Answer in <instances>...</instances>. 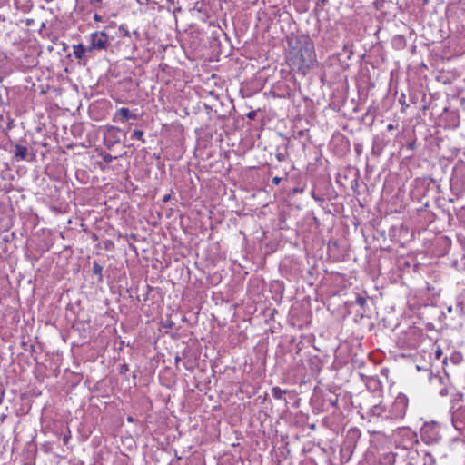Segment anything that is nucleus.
Masks as SVG:
<instances>
[{"label":"nucleus","instance_id":"1","mask_svg":"<svg viewBox=\"0 0 465 465\" xmlns=\"http://www.w3.org/2000/svg\"><path fill=\"white\" fill-rule=\"evenodd\" d=\"M290 46L289 65L292 71L305 76L317 63L313 41L308 35H300L290 43Z\"/></svg>","mask_w":465,"mask_h":465},{"label":"nucleus","instance_id":"2","mask_svg":"<svg viewBox=\"0 0 465 465\" xmlns=\"http://www.w3.org/2000/svg\"><path fill=\"white\" fill-rule=\"evenodd\" d=\"M384 327L391 329L397 338L398 345L405 349H414L424 338L422 329L416 325V322H399L391 326V322H384Z\"/></svg>","mask_w":465,"mask_h":465},{"label":"nucleus","instance_id":"3","mask_svg":"<svg viewBox=\"0 0 465 465\" xmlns=\"http://www.w3.org/2000/svg\"><path fill=\"white\" fill-rule=\"evenodd\" d=\"M393 440L396 449L408 451L407 457L411 460H414L418 456L415 447L419 444V437L409 427L398 428L393 433Z\"/></svg>","mask_w":465,"mask_h":465},{"label":"nucleus","instance_id":"4","mask_svg":"<svg viewBox=\"0 0 465 465\" xmlns=\"http://www.w3.org/2000/svg\"><path fill=\"white\" fill-rule=\"evenodd\" d=\"M450 191L456 196L465 192V162L459 161L453 167L450 180Z\"/></svg>","mask_w":465,"mask_h":465},{"label":"nucleus","instance_id":"5","mask_svg":"<svg viewBox=\"0 0 465 465\" xmlns=\"http://www.w3.org/2000/svg\"><path fill=\"white\" fill-rule=\"evenodd\" d=\"M420 439L428 445L436 444L441 440V427L436 421L425 422L420 429Z\"/></svg>","mask_w":465,"mask_h":465},{"label":"nucleus","instance_id":"6","mask_svg":"<svg viewBox=\"0 0 465 465\" xmlns=\"http://www.w3.org/2000/svg\"><path fill=\"white\" fill-rule=\"evenodd\" d=\"M408 405V397L403 393L398 394L390 409H388V417L390 420L403 419L406 415Z\"/></svg>","mask_w":465,"mask_h":465},{"label":"nucleus","instance_id":"7","mask_svg":"<svg viewBox=\"0 0 465 465\" xmlns=\"http://www.w3.org/2000/svg\"><path fill=\"white\" fill-rule=\"evenodd\" d=\"M109 45L107 35L104 32L96 31L88 37L87 50L95 54L96 52L105 51Z\"/></svg>","mask_w":465,"mask_h":465},{"label":"nucleus","instance_id":"8","mask_svg":"<svg viewBox=\"0 0 465 465\" xmlns=\"http://www.w3.org/2000/svg\"><path fill=\"white\" fill-rule=\"evenodd\" d=\"M122 131L119 127L111 125L104 131V144L111 149L121 141Z\"/></svg>","mask_w":465,"mask_h":465},{"label":"nucleus","instance_id":"9","mask_svg":"<svg viewBox=\"0 0 465 465\" xmlns=\"http://www.w3.org/2000/svg\"><path fill=\"white\" fill-rule=\"evenodd\" d=\"M451 422L459 431L465 430V406L458 408L451 416Z\"/></svg>","mask_w":465,"mask_h":465},{"label":"nucleus","instance_id":"10","mask_svg":"<svg viewBox=\"0 0 465 465\" xmlns=\"http://www.w3.org/2000/svg\"><path fill=\"white\" fill-rule=\"evenodd\" d=\"M137 114L132 113L127 107H121L116 111L113 117L114 122L124 123L128 120H136Z\"/></svg>","mask_w":465,"mask_h":465},{"label":"nucleus","instance_id":"11","mask_svg":"<svg viewBox=\"0 0 465 465\" xmlns=\"http://www.w3.org/2000/svg\"><path fill=\"white\" fill-rule=\"evenodd\" d=\"M371 418H381L382 420H390L388 417V410L385 405L379 403L373 405L368 411Z\"/></svg>","mask_w":465,"mask_h":465},{"label":"nucleus","instance_id":"12","mask_svg":"<svg viewBox=\"0 0 465 465\" xmlns=\"http://www.w3.org/2000/svg\"><path fill=\"white\" fill-rule=\"evenodd\" d=\"M73 53L76 59L83 61L84 64L90 58L89 54H92L91 51L87 50V46H84L83 44L74 45Z\"/></svg>","mask_w":465,"mask_h":465},{"label":"nucleus","instance_id":"13","mask_svg":"<svg viewBox=\"0 0 465 465\" xmlns=\"http://www.w3.org/2000/svg\"><path fill=\"white\" fill-rule=\"evenodd\" d=\"M28 154V150L25 146L21 144L15 145L14 155L17 161L25 160Z\"/></svg>","mask_w":465,"mask_h":465},{"label":"nucleus","instance_id":"14","mask_svg":"<svg viewBox=\"0 0 465 465\" xmlns=\"http://www.w3.org/2000/svg\"><path fill=\"white\" fill-rule=\"evenodd\" d=\"M449 361L453 365L457 366V365L460 364L463 361V355L460 351H453L450 354V356L449 358ZM447 362H448V358H444L443 361H442L443 365H447Z\"/></svg>","mask_w":465,"mask_h":465},{"label":"nucleus","instance_id":"15","mask_svg":"<svg viewBox=\"0 0 465 465\" xmlns=\"http://www.w3.org/2000/svg\"><path fill=\"white\" fill-rule=\"evenodd\" d=\"M453 311L452 306L448 307V312L450 313ZM455 317H461L464 314V306L460 302H457L454 308Z\"/></svg>","mask_w":465,"mask_h":465},{"label":"nucleus","instance_id":"16","mask_svg":"<svg viewBox=\"0 0 465 465\" xmlns=\"http://www.w3.org/2000/svg\"><path fill=\"white\" fill-rule=\"evenodd\" d=\"M382 149H383V146L382 144L381 143V142L379 141L378 138H375L373 140V144H372V150H371V153L377 156H379L381 152H382Z\"/></svg>","mask_w":465,"mask_h":465},{"label":"nucleus","instance_id":"17","mask_svg":"<svg viewBox=\"0 0 465 465\" xmlns=\"http://www.w3.org/2000/svg\"><path fill=\"white\" fill-rule=\"evenodd\" d=\"M287 393V390H282L281 388L275 386L272 388V394L273 398L277 400L282 399L283 395Z\"/></svg>","mask_w":465,"mask_h":465},{"label":"nucleus","instance_id":"18","mask_svg":"<svg viewBox=\"0 0 465 465\" xmlns=\"http://www.w3.org/2000/svg\"><path fill=\"white\" fill-rule=\"evenodd\" d=\"M131 139H136V140L141 141L143 143H144L145 139L143 138V131L134 130L131 135Z\"/></svg>","mask_w":465,"mask_h":465},{"label":"nucleus","instance_id":"19","mask_svg":"<svg viewBox=\"0 0 465 465\" xmlns=\"http://www.w3.org/2000/svg\"><path fill=\"white\" fill-rule=\"evenodd\" d=\"M307 134H308V130L307 129H302V130H298V131H293L292 138L294 140H299V139H302V137L306 136Z\"/></svg>","mask_w":465,"mask_h":465},{"label":"nucleus","instance_id":"20","mask_svg":"<svg viewBox=\"0 0 465 465\" xmlns=\"http://www.w3.org/2000/svg\"><path fill=\"white\" fill-rule=\"evenodd\" d=\"M102 272H103V267L98 264L97 262H94L93 264V267H92V272L94 275H98L100 277V279L102 278Z\"/></svg>","mask_w":465,"mask_h":465},{"label":"nucleus","instance_id":"21","mask_svg":"<svg viewBox=\"0 0 465 465\" xmlns=\"http://www.w3.org/2000/svg\"><path fill=\"white\" fill-rule=\"evenodd\" d=\"M325 402L329 403L332 407L337 408L338 407V396L326 398Z\"/></svg>","mask_w":465,"mask_h":465},{"label":"nucleus","instance_id":"22","mask_svg":"<svg viewBox=\"0 0 465 465\" xmlns=\"http://www.w3.org/2000/svg\"><path fill=\"white\" fill-rule=\"evenodd\" d=\"M406 148L410 151H414L416 149V140H411L406 143Z\"/></svg>","mask_w":465,"mask_h":465},{"label":"nucleus","instance_id":"23","mask_svg":"<svg viewBox=\"0 0 465 465\" xmlns=\"http://www.w3.org/2000/svg\"><path fill=\"white\" fill-rule=\"evenodd\" d=\"M116 157L111 155L110 153H105L103 155V160L104 163H112Z\"/></svg>","mask_w":465,"mask_h":465},{"label":"nucleus","instance_id":"24","mask_svg":"<svg viewBox=\"0 0 465 465\" xmlns=\"http://www.w3.org/2000/svg\"><path fill=\"white\" fill-rule=\"evenodd\" d=\"M128 370H129L128 365L126 363H124L120 366L119 372H120V374L124 375V374H126Z\"/></svg>","mask_w":465,"mask_h":465},{"label":"nucleus","instance_id":"25","mask_svg":"<svg viewBox=\"0 0 465 465\" xmlns=\"http://www.w3.org/2000/svg\"><path fill=\"white\" fill-rule=\"evenodd\" d=\"M441 356H442V350L440 347H438L435 351V358L437 360H440Z\"/></svg>","mask_w":465,"mask_h":465},{"label":"nucleus","instance_id":"26","mask_svg":"<svg viewBox=\"0 0 465 465\" xmlns=\"http://www.w3.org/2000/svg\"><path fill=\"white\" fill-rule=\"evenodd\" d=\"M276 159L279 161V162H282L285 160V155L282 153H276Z\"/></svg>","mask_w":465,"mask_h":465},{"label":"nucleus","instance_id":"27","mask_svg":"<svg viewBox=\"0 0 465 465\" xmlns=\"http://www.w3.org/2000/svg\"><path fill=\"white\" fill-rule=\"evenodd\" d=\"M281 181H282V178H280V177H277V176H276V177H273V178H272V183H273L274 185H278V184L281 183Z\"/></svg>","mask_w":465,"mask_h":465},{"label":"nucleus","instance_id":"28","mask_svg":"<svg viewBox=\"0 0 465 465\" xmlns=\"http://www.w3.org/2000/svg\"><path fill=\"white\" fill-rule=\"evenodd\" d=\"M357 303H359L360 305H363L365 303V299L362 297H358Z\"/></svg>","mask_w":465,"mask_h":465},{"label":"nucleus","instance_id":"29","mask_svg":"<svg viewBox=\"0 0 465 465\" xmlns=\"http://www.w3.org/2000/svg\"><path fill=\"white\" fill-rule=\"evenodd\" d=\"M4 395H5V393H4V390H3L2 386L0 385V404H1V403H2V401H3Z\"/></svg>","mask_w":465,"mask_h":465},{"label":"nucleus","instance_id":"30","mask_svg":"<svg viewBox=\"0 0 465 465\" xmlns=\"http://www.w3.org/2000/svg\"><path fill=\"white\" fill-rule=\"evenodd\" d=\"M171 199V194H165L163 197V203H167L169 202Z\"/></svg>","mask_w":465,"mask_h":465},{"label":"nucleus","instance_id":"31","mask_svg":"<svg viewBox=\"0 0 465 465\" xmlns=\"http://www.w3.org/2000/svg\"><path fill=\"white\" fill-rule=\"evenodd\" d=\"M94 19L96 22H100V21H102V16L100 15H98V14H94Z\"/></svg>","mask_w":465,"mask_h":465},{"label":"nucleus","instance_id":"32","mask_svg":"<svg viewBox=\"0 0 465 465\" xmlns=\"http://www.w3.org/2000/svg\"><path fill=\"white\" fill-rule=\"evenodd\" d=\"M343 51H344V52H349V53H350V54H349V56H348L349 58H350L351 54H352V51H351V50H349V47H348L347 45H344V47H343Z\"/></svg>","mask_w":465,"mask_h":465},{"label":"nucleus","instance_id":"33","mask_svg":"<svg viewBox=\"0 0 465 465\" xmlns=\"http://www.w3.org/2000/svg\"><path fill=\"white\" fill-rule=\"evenodd\" d=\"M165 328H172L173 327V322H166V323L163 325Z\"/></svg>","mask_w":465,"mask_h":465},{"label":"nucleus","instance_id":"34","mask_svg":"<svg viewBox=\"0 0 465 465\" xmlns=\"http://www.w3.org/2000/svg\"><path fill=\"white\" fill-rule=\"evenodd\" d=\"M394 128H395V126H394L392 124H389L387 125V129H388L389 131H391V130H393Z\"/></svg>","mask_w":465,"mask_h":465},{"label":"nucleus","instance_id":"35","mask_svg":"<svg viewBox=\"0 0 465 465\" xmlns=\"http://www.w3.org/2000/svg\"><path fill=\"white\" fill-rule=\"evenodd\" d=\"M426 328H427V330H431V329H433V325H432V323H431V322H428V323L426 324Z\"/></svg>","mask_w":465,"mask_h":465},{"label":"nucleus","instance_id":"36","mask_svg":"<svg viewBox=\"0 0 465 465\" xmlns=\"http://www.w3.org/2000/svg\"><path fill=\"white\" fill-rule=\"evenodd\" d=\"M69 439H70V435H65V436L64 437V439H63V441H64V443H67V441L69 440Z\"/></svg>","mask_w":465,"mask_h":465},{"label":"nucleus","instance_id":"37","mask_svg":"<svg viewBox=\"0 0 465 465\" xmlns=\"http://www.w3.org/2000/svg\"><path fill=\"white\" fill-rule=\"evenodd\" d=\"M127 421L132 423V422L134 421V419L132 416H128L127 417Z\"/></svg>","mask_w":465,"mask_h":465},{"label":"nucleus","instance_id":"38","mask_svg":"<svg viewBox=\"0 0 465 465\" xmlns=\"http://www.w3.org/2000/svg\"><path fill=\"white\" fill-rule=\"evenodd\" d=\"M254 114H255V113H253V112H252V113H249V114H248V116H249L250 118H252V117L254 116Z\"/></svg>","mask_w":465,"mask_h":465},{"label":"nucleus","instance_id":"39","mask_svg":"<svg viewBox=\"0 0 465 465\" xmlns=\"http://www.w3.org/2000/svg\"><path fill=\"white\" fill-rule=\"evenodd\" d=\"M440 393V395H445L446 394V390H444V389L441 390Z\"/></svg>","mask_w":465,"mask_h":465},{"label":"nucleus","instance_id":"40","mask_svg":"<svg viewBox=\"0 0 465 465\" xmlns=\"http://www.w3.org/2000/svg\"><path fill=\"white\" fill-rule=\"evenodd\" d=\"M180 360H181V359H180V357H179V356H176V357H175V362H176V363H177L178 361H180Z\"/></svg>","mask_w":465,"mask_h":465},{"label":"nucleus","instance_id":"41","mask_svg":"<svg viewBox=\"0 0 465 465\" xmlns=\"http://www.w3.org/2000/svg\"><path fill=\"white\" fill-rule=\"evenodd\" d=\"M21 344H22V346H25V347L27 346V343L25 341H22Z\"/></svg>","mask_w":465,"mask_h":465},{"label":"nucleus","instance_id":"42","mask_svg":"<svg viewBox=\"0 0 465 465\" xmlns=\"http://www.w3.org/2000/svg\"><path fill=\"white\" fill-rule=\"evenodd\" d=\"M152 0H144V3L145 4H148L149 2H151Z\"/></svg>","mask_w":465,"mask_h":465},{"label":"nucleus","instance_id":"43","mask_svg":"<svg viewBox=\"0 0 465 465\" xmlns=\"http://www.w3.org/2000/svg\"><path fill=\"white\" fill-rule=\"evenodd\" d=\"M417 369L420 371L422 370V367L417 366Z\"/></svg>","mask_w":465,"mask_h":465}]
</instances>
